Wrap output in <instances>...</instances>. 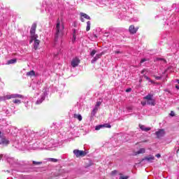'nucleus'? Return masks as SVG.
<instances>
[{
    "instance_id": "5",
    "label": "nucleus",
    "mask_w": 179,
    "mask_h": 179,
    "mask_svg": "<svg viewBox=\"0 0 179 179\" xmlns=\"http://www.w3.org/2000/svg\"><path fill=\"white\" fill-rule=\"evenodd\" d=\"M23 96L21 94H10L3 96L4 100H10V99H22Z\"/></svg>"
},
{
    "instance_id": "29",
    "label": "nucleus",
    "mask_w": 179,
    "mask_h": 179,
    "mask_svg": "<svg viewBox=\"0 0 179 179\" xmlns=\"http://www.w3.org/2000/svg\"><path fill=\"white\" fill-rule=\"evenodd\" d=\"M100 106H101V101H97L95 107H96V108H99Z\"/></svg>"
},
{
    "instance_id": "11",
    "label": "nucleus",
    "mask_w": 179,
    "mask_h": 179,
    "mask_svg": "<svg viewBox=\"0 0 179 179\" xmlns=\"http://www.w3.org/2000/svg\"><path fill=\"white\" fill-rule=\"evenodd\" d=\"M34 50H38V45H40V40L35 38L34 39Z\"/></svg>"
},
{
    "instance_id": "10",
    "label": "nucleus",
    "mask_w": 179,
    "mask_h": 179,
    "mask_svg": "<svg viewBox=\"0 0 179 179\" xmlns=\"http://www.w3.org/2000/svg\"><path fill=\"white\" fill-rule=\"evenodd\" d=\"M145 160H147V162H148V163H152V162H153V160H155V156L148 155V157H145L142 159L143 162Z\"/></svg>"
},
{
    "instance_id": "31",
    "label": "nucleus",
    "mask_w": 179,
    "mask_h": 179,
    "mask_svg": "<svg viewBox=\"0 0 179 179\" xmlns=\"http://www.w3.org/2000/svg\"><path fill=\"white\" fill-rule=\"evenodd\" d=\"M144 78L145 79H146V80H150V78H149L148 76L144 75Z\"/></svg>"
},
{
    "instance_id": "21",
    "label": "nucleus",
    "mask_w": 179,
    "mask_h": 179,
    "mask_svg": "<svg viewBox=\"0 0 179 179\" xmlns=\"http://www.w3.org/2000/svg\"><path fill=\"white\" fill-rule=\"evenodd\" d=\"M156 61H163L164 62V64H166L167 61H166V59H164V58H160V57H157L155 60V62Z\"/></svg>"
},
{
    "instance_id": "49",
    "label": "nucleus",
    "mask_w": 179,
    "mask_h": 179,
    "mask_svg": "<svg viewBox=\"0 0 179 179\" xmlns=\"http://www.w3.org/2000/svg\"><path fill=\"white\" fill-rule=\"evenodd\" d=\"M143 142H148V140L143 141Z\"/></svg>"
},
{
    "instance_id": "1",
    "label": "nucleus",
    "mask_w": 179,
    "mask_h": 179,
    "mask_svg": "<svg viewBox=\"0 0 179 179\" xmlns=\"http://www.w3.org/2000/svg\"><path fill=\"white\" fill-rule=\"evenodd\" d=\"M64 29H65V27L64 26V24L61 25L59 19H58L56 24V32L55 34V41H57V40H58L59 37H62V35L64 34Z\"/></svg>"
},
{
    "instance_id": "6",
    "label": "nucleus",
    "mask_w": 179,
    "mask_h": 179,
    "mask_svg": "<svg viewBox=\"0 0 179 179\" xmlns=\"http://www.w3.org/2000/svg\"><path fill=\"white\" fill-rule=\"evenodd\" d=\"M155 135H157V138H158V139H160V138H163V136L166 135V132L164 131V129H161L155 132Z\"/></svg>"
},
{
    "instance_id": "51",
    "label": "nucleus",
    "mask_w": 179,
    "mask_h": 179,
    "mask_svg": "<svg viewBox=\"0 0 179 179\" xmlns=\"http://www.w3.org/2000/svg\"><path fill=\"white\" fill-rule=\"evenodd\" d=\"M0 134H1V131H0Z\"/></svg>"
},
{
    "instance_id": "50",
    "label": "nucleus",
    "mask_w": 179,
    "mask_h": 179,
    "mask_svg": "<svg viewBox=\"0 0 179 179\" xmlns=\"http://www.w3.org/2000/svg\"><path fill=\"white\" fill-rule=\"evenodd\" d=\"M178 152H179V148L178 149V150L176 151V152L178 153Z\"/></svg>"
},
{
    "instance_id": "47",
    "label": "nucleus",
    "mask_w": 179,
    "mask_h": 179,
    "mask_svg": "<svg viewBox=\"0 0 179 179\" xmlns=\"http://www.w3.org/2000/svg\"><path fill=\"white\" fill-rule=\"evenodd\" d=\"M74 27H76V22H74Z\"/></svg>"
},
{
    "instance_id": "4",
    "label": "nucleus",
    "mask_w": 179,
    "mask_h": 179,
    "mask_svg": "<svg viewBox=\"0 0 179 179\" xmlns=\"http://www.w3.org/2000/svg\"><path fill=\"white\" fill-rule=\"evenodd\" d=\"M73 152L75 154L76 157H85V156L87 155V152L86 151L79 150H74Z\"/></svg>"
},
{
    "instance_id": "40",
    "label": "nucleus",
    "mask_w": 179,
    "mask_h": 179,
    "mask_svg": "<svg viewBox=\"0 0 179 179\" xmlns=\"http://www.w3.org/2000/svg\"><path fill=\"white\" fill-rule=\"evenodd\" d=\"M80 20H81V22H85V19L83 18V17H80Z\"/></svg>"
},
{
    "instance_id": "20",
    "label": "nucleus",
    "mask_w": 179,
    "mask_h": 179,
    "mask_svg": "<svg viewBox=\"0 0 179 179\" xmlns=\"http://www.w3.org/2000/svg\"><path fill=\"white\" fill-rule=\"evenodd\" d=\"M73 117H74V118H78V121H82V115H81L74 114Z\"/></svg>"
},
{
    "instance_id": "41",
    "label": "nucleus",
    "mask_w": 179,
    "mask_h": 179,
    "mask_svg": "<svg viewBox=\"0 0 179 179\" xmlns=\"http://www.w3.org/2000/svg\"><path fill=\"white\" fill-rule=\"evenodd\" d=\"M115 54H121V52H120V51H115Z\"/></svg>"
},
{
    "instance_id": "25",
    "label": "nucleus",
    "mask_w": 179,
    "mask_h": 179,
    "mask_svg": "<svg viewBox=\"0 0 179 179\" xmlns=\"http://www.w3.org/2000/svg\"><path fill=\"white\" fill-rule=\"evenodd\" d=\"M103 128V124L98 125L95 127L96 131H99Z\"/></svg>"
},
{
    "instance_id": "15",
    "label": "nucleus",
    "mask_w": 179,
    "mask_h": 179,
    "mask_svg": "<svg viewBox=\"0 0 179 179\" xmlns=\"http://www.w3.org/2000/svg\"><path fill=\"white\" fill-rule=\"evenodd\" d=\"M27 76H30V78H31V76H36V72H34V71H31L27 73Z\"/></svg>"
},
{
    "instance_id": "18",
    "label": "nucleus",
    "mask_w": 179,
    "mask_h": 179,
    "mask_svg": "<svg viewBox=\"0 0 179 179\" xmlns=\"http://www.w3.org/2000/svg\"><path fill=\"white\" fill-rule=\"evenodd\" d=\"M99 110V108L96 107L92 110V112L91 113V115H92L93 117H94V115H96V113H97V111Z\"/></svg>"
},
{
    "instance_id": "2",
    "label": "nucleus",
    "mask_w": 179,
    "mask_h": 179,
    "mask_svg": "<svg viewBox=\"0 0 179 179\" xmlns=\"http://www.w3.org/2000/svg\"><path fill=\"white\" fill-rule=\"evenodd\" d=\"M36 29H37V24L34 23L31 25V30H30V34H31V41H29L30 44L33 43L36 38H38V36L36 34Z\"/></svg>"
},
{
    "instance_id": "45",
    "label": "nucleus",
    "mask_w": 179,
    "mask_h": 179,
    "mask_svg": "<svg viewBox=\"0 0 179 179\" xmlns=\"http://www.w3.org/2000/svg\"><path fill=\"white\" fill-rule=\"evenodd\" d=\"M176 88L178 89V90H179V85H176Z\"/></svg>"
},
{
    "instance_id": "48",
    "label": "nucleus",
    "mask_w": 179,
    "mask_h": 179,
    "mask_svg": "<svg viewBox=\"0 0 179 179\" xmlns=\"http://www.w3.org/2000/svg\"><path fill=\"white\" fill-rule=\"evenodd\" d=\"M176 82L178 83V85H179V80H176Z\"/></svg>"
},
{
    "instance_id": "46",
    "label": "nucleus",
    "mask_w": 179,
    "mask_h": 179,
    "mask_svg": "<svg viewBox=\"0 0 179 179\" xmlns=\"http://www.w3.org/2000/svg\"><path fill=\"white\" fill-rule=\"evenodd\" d=\"M94 37H95V38H97V35L94 34Z\"/></svg>"
},
{
    "instance_id": "39",
    "label": "nucleus",
    "mask_w": 179,
    "mask_h": 179,
    "mask_svg": "<svg viewBox=\"0 0 179 179\" xmlns=\"http://www.w3.org/2000/svg\"><path fill=\"white\" fill-rule=\"evenodd\" d=\"M164 92H167L168 93H171V92L169 90H164Z\"/></svg>"
},
{
    "instance_id": "13",
    "label": "nucleus",
    "mask_w": 179,
    "mask_h": 179,
    "mask_svg": "<svg viewBox=\"0 0 179 179\" xmlns=\"http://www.w3.org/2000/svg\"><path fill=\"white\" fill-rule=\"evenodd\" d=\"M139 128L141 129V131H145V132L150 131V127H145L142 124H139Z\"/></svg>"
},
{
    "instance_id": "22",
    "label": "nucleus",
    "mask_w": 179,
    "mask_h": 179,
    "mask_svg": "<svg viewBox=\"0 0 179 179\" xmlns=\"http://www.w3.org/2000/svg\"><path fill=\"white\" fill-rule=\"evenodd\" d=\"M13 103H14V104H20L22 101H20V99H14L13 100Z\"/></svg>"
},
{
    "instance_id": "3",
    "label": "nucleus",
    "mask_w": 179,
    "mask_h": 179,
    "mask_svg": "<svg viewBox=\"0 0 179 179\" xmlns=\"http://www.w3.org/2000/svg\"><path fill=\"white\" fill-rule=\"evenodd\" d=\"M143 99L146 100V103L148 106H156V101L153 99L152 94H148L143 98Z\"/></svg>"
},
{
    "instance_id": "14",
    "label": "nucleus",
    "mask_w": 179,
    "mask_h": 179,
    "mask_svg": "<svg viewBox=\"0 0 179 179\" xmlns=\"http://www.w3.org/2000/svg\"><path fill=\"white\" fill-rule=\"evenodd\" d=\"M17 61V59H10L7 62L6 65H10L12 64H16Z\"/></svg>"
},
{
    "instance_id": "44",
    "label": "nucleus",
    "mask_w": 179,
    "mask_h": 179,
    "mask_svg": "<svg viewBox=\"0 0 179 179\" xmlns=\"http://www.w3.org/2000/svg\"><path fill=\"white\" fill-rule=\"evenodd\" d=\"M155 156H156V157H160L161 155H160V154H157Z\"/></svg>"
},
{
    "instance_id": "24",
    "label": "nucleus",
    "mask_w": 179,
    "mask_h": 179,
    "mask_svg": "<svg viewBox=\"0 0 179 179\" xmlns=\"http://www.w3.org/2000/svg\"><path fill=\"white\" fill-rule=\"evenodd\" d=\"M48 161L49 162H52L53 163H57V162H58V159H55V158H49Z\"/></svg>"
},
{
    "instance_id": "28",
    "label": "nucleus",
    "mask_w": 179,
    "mask_h": 179,
    "mask_svg": "<svg viewBox=\"0 0 179 179\" xmlns=\"http://www.w3.org/2000/svg\"><path fill=\"white\" fill-rule=\"evenodd\" d=\"M97 52V51H96V50H93L91 52H90V55L91 57H94V55Z\"/></svg>"
},
{
    "instance_id": "17",
    "label": "nucleus",
    "mask_w": 179,
    "mask_h": 179,
    "mask_svg": "<svg viewBox=\"0 0 179 179\" xmlns=\"http://www.w3.org/2000/svg\"><path fill=\"white\" fill-rule=\"evenodd\" d=\"M80 15H81V17H84L85 19H87V20H90V16H89L87 14H86V13H80Z\"/></svg>"
},
{
    "instance_id": "7",
    "label": "nucleus",
    "mask_w": 179,
    "mask_h": 179,
    "mask_svg": "<svg viewBox=\"0 0 179 179\" xmlns=\"http://www.w3.org/2000/svg\"><path fill=\"white\" fill-rule=\"evenodd\" d=\"M79 64H80V59H79L78 57L73 59L71 61V66L73 68H76Z\"/></svg>"
},
{
    "instance_id": "34",
    "label": "nucleus",
    "mask_w": 179,
    "mask_h": 179,
    "mask_svg": "<svg viewBox=\"0 0 179 179\" xmlns=\"http://www.w3.org/2000/svg\"><path fill=\"white\" fill-rule=\"evenodd\" d=\"M75 40H76V36H75V34H73V40H72L73 43V41H75Z\"/></svg>"
},
{
    "instance_id": "19",
    "label": "nucleus",
    "mask_w": 179,
    "mask_h": 179,
    "mask_svg": "<svg viewBox=\"0 0 179 179\" xmlns=\"http://www.w3.org/2000/svg\"><path fill=\"white\" fill-rule=\"evenodd\" d=\"M90 26H92V22H90V21L87 22L86 31H89L90 30Z\"/></svg>"
},
{
    "instance_id": "36",
    "label": "nucleus",
    "mask_w": 179,
    "mask_h": 179,
    "mask_svg": "<svg viewBox=\"0 0 179 179\" xmlns=\"http://www.w3.org/2000/svg\"><path fill=\"white\" fill-rule=\"evenodd\" d=\"M117 170H115V171H112L113 175L117 174Z\"/></svg>"
},
{
    "instance_id": "43",
    "label": "nucleus",
    "mask_w": 179,
    "mask_h": 179,
    "mask_svg": "<svg viewBox=\"0 0 179 179\" xmlns=\"http://www.w3.org/2000/svg\"><path fill=\"white\" fill-rule=\"evenodd\" d=\"M2 157H3V155H0V160H2Z\"/></svg>"
},
{
    "instance_id": "42",
    "label": "nucleus",
    "mask_w": 179,
    "mask_h": 179,
    "mask_svg": "<svg viewBox=\"0 0 179 179\" xmlns=\"http://www.w3.org/2000/svg\"><path fill=\"white\" fill-rule=\"evenodd\" d=\"M149 82H150V83H155V81H153L152 80L150 79Z\"/></svg>"
},
{
    "instance_id": "27",
    "label": "nucleus",
    "mask_w": 179,
    "mask_h": 179,
    "mask_svg": "<svg viewBox=\"0 0 179 179\" xmlns=\"http://www.w3.org/2000/svg\"><path fill=\"white\" fill-rule=\"evenodd\" d=\"M119 175L120 176V179H128V178H129V176H123L122 173H120Z\"/></svg>"
},
{
    "instance_id": "35",
    "label": "nucleus",
    "mask_w": 179,
    "mask_h": 179,
    "mask_svg": "<svg viewBox=\"0 0 179 179\" xmlns=\"http://www.w3.org/2000/svg\"><path fill=\"white\" fill-rule=\"evenodd\" d=\"M155 79H157L158 80L162 79V77L160 76H155Z\"/></svg>"
},
{
    "instance_id": "16",
    "label": "nucleus",
    "mask_w": 179,
    "mask_h": 179,
    "mask_svg": "<svg viewBox=\"0 0 179 179\" xmlns=\"http://www.w3.org/2000/svg\"><path fill=\"white\" fill-rule=\"evenodd\" d=\"M100 57H101V55H96V56L93 58V59L91 62L92 64H94V62H96V61H97V59H99Z\"/></svg>"
},
{
    "instance_id": "33",
    "label": "nucleus",
    "mask_w": 179,
    "mask_h": 179,
    "mask_svg": "<svg viewBox=\"0 0 179 179\" xmlns=\"http://www.w3.org/2000/svg\"><path fill=\"white\" fill-rule=\"evenodd\" d=\"M140 62L141 64H143V62H146V59H142Z\"/></svg>"
},
{
    "instance_id": "38",
    "label": "nucleus",
    "mask_w": 179,
    "mask_h": 179,
    "mask_svg": "<svg viewBox=\"0 0 179 179\" xmlns=\"http://www.w3.org/2000/svg\"><path fill=\"white\" fill-rule=\"evenodd\" d=\"M145 72H146V69H143V70L141 71L142 74L145 73Z\"/></svg>"
},
{
    "instance_id": "8",
    "label": "nucleus",
    "mask_w": 179,
    "mask_h": 179,
    "mask_svg": "<svg viewBox=\"0 0 179 179\" xmlns=\"http://www.w3.org/2000/svg\"><path fill=\"white\" fill-rule=\"evenodd\" d=\"M139 28L135 27L134 25H130L129 27V31L130 34H136V31H138V29Z\"/></svg>"
},
{
    "instance_id": "30",
    "label": "nucleus",
    "mask_w": 179,
    "mask_h": 179,
    "mask_svg": "<svg viewBox=\"0 0 179 179\" xmlns=\"http://www.w3.org/2000/svg\"><path fill=\"white\" fill-rule=\"evenodd\" d=\"M171 117H175L176 116V113H174V111H171L170 113Z\"/></svg>"
},
{
    "instance_id": "37",
    "label": "nucleus",
    "mask_w": 179,
    "mask_h": 179,
    "mask_svg": "<svg viewBox=\"0 0 179 179\" xmlns=\"http://www.w3.org/2000/svg\"><path fill=\"white\" fill-rule=\"evenodd\" d=\"M141 104H142V106H146L147 102H146V101H145V102L142 101V102H141Z\"/></svg>"
},
{
    "instance_id": "23",
    "label": "nucleus",
    "mask_w": 179,
    "mask_h": 179,
    "mask_svg": "<svg viewBox=\"0 0 179 179\" xmlns=\"http://www.w3.org/2000/svg\"><path fill=\"white\" fill-rule=\"evenodd\" d=\"M102 128H111V124L108 123L102 124Z\"/></svg>"
},
{
    "instance_id": "32",
    "label": "nucleus",
    "mask_w": 179,
    "mask_h": 179,
    "mask_svg": "<svg viewBox=\"0 0 179 179\" xmlns=\"http://www.w3.org/2000/svg\"><path fill=\"white\" fill-rule=\"evenodd\" d=\"M131 90H132V89L128 88V89H127V90H125V92H126L127 93H129V92H131Z\"/></svg>"
},
{
    "instance_id": "12",
    "label": "nucleus",
    "mask_w": 179,
    "mask_h": 179,
    "mask_svg": "<svg viewBox=\"0 0 179 179\" xmlns=\"http://www.w3.org/2000/svg\"><path fill=\"white\" fill-rule=\"evenodd\" d=\"M146 152L145 148H141L138 151L134 152V156H137V155H143Z\"/></svg>"
},
{
    "instance_id": "9",
    "label": "nucleus",
    "mask_w": 179,
    "mask_h": 179,
    "mask_svg": "<svg viewBox=\"0 0 179 179\" xmlns=\"http://www.w3.org/2000/svg\"><path fill=\"white\" fill-rule=\"evenodd\" d=\"M0 145H9V141L5 137L0 136Z\"/></svg>"
},
{
    "instance_id": "26",
    "label": "nucleus",
    "mask_w": 179,
    "mask_h": 179,
    "mask_svg": "<svg viewBox=\"0 0 179 179\" xmlns=\"http://www.w3.org/2000/svg\"><path fill=\"white\" fill-rule=\"evenodd\" d=\"M33 164H34L35 166H37L38 164H43L42 162H36V161H33Z\"/></svg>"
}]
</instances>
